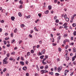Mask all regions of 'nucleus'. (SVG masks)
I'll use <instances>...</instances> for the list:
<instances>
[{
	"label": "nucleus",
	"mask_w": 76,
	"mask_h": 76,
	"mask_svg": "<svg viewBox=\"0 0 76 76\" xmlns=\"http://www.w3.org/2000/svg\"><path fill=\"white\" fill-rule=\"evenodd\" d=\"M55 22H56V23H58V22H59V20H58V19H56L55 20Z\"/></svg>",
	"instance_id": "21"
},
{
	"label": "nucleus",
	"mask_w": 76,
	"mask_h": 76,
	"mask_svg": "<svg viewBox=\"0 0 76 76\" xmlns=\"http://www.w3.org/2000/svg\"><path fill=\"white\" fill-rule=\"evenodd\" d=\"M17 31H18V29H17V28H15V29L14 31L15 33H16V32H17Z\"/></svg>",
	"instance_id": "24"
},
{
	"label": "nucleus",
	"mask_w": 76,
	"mask_h": 76,
	"mask_svg": "<svg viewBox=\"0 0 76 76\" xmlns=\"http://www.w3.org/2000/svg\"><path fill=\"white\" fill-rule=\"evenodd\" d=\"M2 13H4L5 12V10H2L1 11Z\"/></svg>",
	"instance_id": "50"
},
{
	"label": "nucleus",
	"mask_w": 76,
	"mask_h": 76,
	"mask_svg": "<svg viewBox=\"0 0 76 76\" xmlns=\"http://www.w3.org/2000/svg\"><path fill=\"white\" fill-rule=\"evenodd\" d=\"M38 15L39 16V17H41V14H38Z\"/></svg>",
	"instance_id": "62"
},
{
	"label": "nucleus",
	"mask_w": 76,
	"mask_h": 76,
	"mask_svg": "<svg viewBox=\"0 0 76 76\" xmlns=\"http://www.w3.org/2000/svg\"><path fill=\"white\" fill-rule=\"evenodd\" d=\"M7 47H10V44L9 43L8 45H7Z\"/></svg>",
	"instance_id": "34"
},
{
	"label": "nucleus",
	"mask_w": 76,
	"mask_h": 76,
	"mask_svg": "<svg viewBox=\"0 0 76 76\" xmlns=\"http://www.w3.org/2000/svg\"><path fill=\"white\" fill-rule=\"evenodd\" d=\"M15 40L14 39H13L12 41H11V43L12 44H13V42H15Z\"/></svg>",
	"instance_id": "28"
},
{
	"label": "nucleus",
	"mask_w": 76,
	"mask_h": 76,
	"mask_svg": "<svg viewBox=\"0 0 76 76\" xmlns=\"http://www.w3.org/2000/svg\"><path fill=\"white\" fill-rule=\"evenodd\" d=\"M45 49H44L42 51L41 53H42V54H44V53H45Z\"/></svg>",
	"instance_id": "5"
},
{
	"label": "nucleus",
	"mask_w": 76,
	"mask_h": 76,
	"mask_svg": "<svg viewBox=\"0 0 76 76\" xmlns=\"http://www.w3.org/2000/svg\"><path fill=\"white\" fill-rule=\"evenodd\" d=\"M64 18L65 19L66 18H67V15H66V14H65L64 15Z\"/></svg>",
	"instance_id": "45"
},
{
	"label": "nucleus",
	"mask_w": 76,
	"mask_h": 76,
	"mask_svg": "<svg viewBox=\"0 0 76 76\" xmlns=\"http://www.w3.org/2000/svg\"><path fill=\"white\" fill-rule=\"evenodd\" d=\"M45 67V69H48V65H46Z\"/></svg>",
	"instance_id": "8"
},
{
	"label": "nucleus",
	"mask_w": 76,
	"mask_h": 76,
	"mask_svg": "<svg viewBox=\"0 0 76 76\" xmlns=\"http://www.w3.org/2000/svg\"><path fill=\"white\" fill-rule=\"evenodd\" d=\"M54 70L56 71L57 70V67L56 66L55 67Z\"/></svg>",
	"instance_id": "53"
},
{
	"label": "nucleus",
	"mask_w": 76,
	"mask_h": 76,
	"mask_svg": "<svg viewBox=\"0 0 76 76\" xmlns=\"http://www.w3.org/2000/svg\"><path fill=\"white\" fill-rule=\"evenodd\" d=\"M56 76H58L60 75V74L58 73H56L55 74Z\"/></svg>",
	"instance_id": "29"
},
{
	"label": "nucleus",
	"mask_w": 76,
	"mask_h": 76,
	"mask_svg": "<svg viewBox=\"0 0 76 76\" xmlns=\"http://www.w3.org/2000/svg\"><path fill=\"white\" fill-rule=\"evenodd\" d=\"M61 39V36H59V37H58L57 38V39L58 41L60 40Z\"/></svg>",
	"instance_id": "4"
},
{
	"label": "nucleus",
	"mask_w": 76,
	"mask_h": 76,
	"mask_svg": "<svg viewBox=\"0 0 76 76\" xmlns=\"http://www.w3.org/2000/svg\"><path fill=\"white\" fill-rule=\"evenodd\" d=\"M66 37H67V34H64V37L65 38Z\"/></svg>",
	"instance_id": "31"
},
{
	"label": "nucleus",
	"mask_w": 76,
	"mask_h": 76,
	"mask_svg": "<svg viewBox=\"0 0 76 76\" xmlns=\"http://www.w3.org/2000/svg\"><path fill=\"white\" fill-rule=\"evenodd\" d=\"M73 34L74 36H76V31H75L74 32Z\"/></svg>",
	"instance_id": "27"
},
{
	"label": "nucleus",
	"mask_w": 76,
	"mask_h": 76,
	"mask_svg": "<svg viewBox=\"0 0 76 76\" xmlns=\"http://www.w3.org/2000/svg\"><path fill=\"white\" fill-rule=\"evenodd\" d=\"M58 50L59 51H61V49L60 48H59Z\"/></svg>",
	"instance_id": "57"
},
{
	"label": "nucleus",
	"mask_w": 76,
	"mask_h": 76,
	"mask_svg": "<svg viewBox=\"0 0 76 76\" xmlns=\"http://www.w3.org/2000/svg\"><path fill=\"white\" fill-rule=\"evenodd\" d=\"M49 12V11L48 10L45 11L44 13H45V14H48V13Z\"/></svg>",
	"instance_id": "14"
},
{
	"label": "nucleus",
	"mask_w": 76,
	"mask_h": 76,
	"mask_svg": "<svg viewBox=\"0 0 76 76\" xmlns=\"http://www.w3.org/2000/svg\"><path fill=\"white\" fill-rule=\"evenodd\" d=\"M38 54L39 55H40V56H41V55H42V53H41V52H39L38 53Z\"/></svg>",
	"instance_id": "56"
},
{
	"label": "nucleus",
	"mask_w": 76,
	"mask_h": 76,
	"mask_svg": "<svg viewBox=\"0 0 76 76\" xmlns=\"http://www.w3.org/2000/svg\"><path fill=\"white\" fill-rule=\"evenodd\" d=\"M23 69L24 70H26L27 69V67L26 66H25L24 67H23Z\"/></svg>",
	"instance_id": "3"
},
{
	"label": "nucleus",
	"mask_w": 76,
	"mask_h": 76,
	"mask_svg": "<svg viewBox=\"0 0 76 76\" xmlns=\"http://www.w3.org/2000/svg\"><path fill=\"white\" fill-rule=\"evenodd\" d=\"M20 59L22 60V61H23V60H24V59H23V57H21Z\"/></svg>",
	"instance_id": "33"
},
{
	"label": "nucleus",
	"mask_w": 76,
	"mask_h": 76,
	"mask_svg": "<svg viewBox=\"0 0 76 76\" xmlns=\"http://www.w3.org/2000/svg\"><path fill=\"white\" fill-rule=\"evenodd\" d=\"M72 26L73 27H75L76 26V24L75 23H74L72 24Z\"/></svg>",
	"instance_id": "23"
},
{
	"label": "nucleus",
	"mask_w": 76,
	"mask_h": 76,
	"mask_svg": "<svg viewBox=\"0 0 76 76\" xmlns=\"http://www.w3.org/2000/svg\"><path fill=\"white\" fill-rule=\"evenodd\" d=\"M45 58H48V55L45 56Z\"/></svg>",
	"instance_id": "48"
},
{
	"label": "nucleus",
	"mask_w": 76,
	"mask_h": 76,
	"mask_svg": "<svg viewBox=\"0 0 76 76\" xmlns=\"http://www.w3.org/2000/svg\"><path fill=\"white\" fill-rule=\"evenodd\" d=\"M19 3H20V4H23V2H22V1L21 0H20L19 1Z\"/></svg>",
	"instance_id": "32"
},
{
	"label": "nucleus",
	"mask_w": 76,
	"mask_h": 76,
	"mask_svg": "<svg viewBox=\"0 0 76 76\" xmlns=\"http://www.w3.org/2000/svg\"><path fill=\"white\" fill-rule=\"evenodd\" d=\"M30 54H31L30 52H28L27 53V56H30Z\"/></svg>",
	"instance_id": "26"
},
{
	"label": "nucleus",
	"mask_w": 76,
	"mask_h": 76,
	"mask_svg": "<svg viewBox=\"0 0 76 76\" xmlns=\"http://www.w3.org/2000/svg\"><path fill=\"white\" fill-rule=\"evenodd\" d=\"M57 16H55L54 17V19H55V20H56V19H57Z\"/></svg>",
	"instance_id": "51"
},
{
	"label": "nucleus",
	"mask_w": 76,
	"mask_h": 76,
	"mask_svg": "<svg viewBox=\"0 0 76 76\" xmlns=\"http://www.w3.org/2000/svg\"><path fill=\"white\" fill-rule=\"evenodd\" d=\"M7 58H7V57H6L3 60V64H7V63H8V62L7 61Z\"/></svg>",
	"instance_id": "1"
},
{
	"label": "nucleus",
	"mask_w": 76,
	"mask_h": 76,
	"mask_svg": "<svg viewBox=\"0 0 76 76\" xmlns=\"http://www.w3.org/2000/svg\"><path fill=\"white\" fill-rule=\"evenodd\" d=\"M65 59L66 60H67H67H69V57H66L65 58Z\"/></svg>",
	"instance_id": "16"
},
{
	"label": "nucleus",
	"mask_w": 76,
	"mask_h": 76,
	"mask_svg": "<svg viewBox=\"0 0 76 76\" xmlns=\"http://www.w3.org/2000/svg\"><path fill=\"white\" fill-rule=\"evenodd\" d=\"M72 61H73L75 60V56H74V57H72Z\"/></svg>",
	"instance_id": "10"
},
{
	"label": "nucleus",
	"mask_w": 76,
	"mask_h": 76,
	"mask_svg": "<svg viewBox=\"0 0 76 76\" xmlns=\"http://www.w3.org/2000/svg\"><path fill=\"white\" fill-rule=\"evenodd\" d=\"M42 64H44V65H46V64H47V62H44V61H42Z\"/></svg>",
	"instance_id": "9"
},
{
	"label": "nucleus",
	"mask_w": 76,
	"mask_h": 76,
	"mask_svg": "<svg viewBox=\"0 0 76 76\" xmlns=\"http://www.w3.org/2000/svg\"><path fill=\"white\" fill-rule=\"evenodd\" d=\"M42 42V41L41 40L39 41V44H41Z\"/></svg>",
	"instance_id": "63"
},
{
	"label": "nucleus",
	"mask_w": 76,
	"mask_h": 76,
	"mask_svg": "<svg viewBox=\"0 0 76 76\" xmlns=\"http://www.w3.org/2000/svg\"><path fill=\"white\" fill-rule=\"evenodd\" d=\"M68 47L69 46H68V45H67L65 47V50H67V48H68Z\"/></svg>",
	"instance_id": "46"
},
{
	"label": "nucleus",
	"mask_w": 76,
	"mask_h": 76,
	"mask_svg": "<svg viewBox=\"0 0 76 76\" xmlns=\"http://www.w3.org/2000/svg\"><path fill=\"white\" fill-rule=\"evenodd\" d=\"M22 42V40H20L19 41V44H20L21 42Z\"/></svg>",
	"instance_id": "39"
},
{
	"label": "nucleus",
	"mask_w": 76,
	"mask_h": 76,
	"mask_svg": "<svg viewBox=\"0 0 76 76\" xmlns=\"http://www.w3.org/2000/svg\"><path fill=\"white\" fill-rule=\"evenodd\" d=\"M73 64L74 65H76V62L75 61H74L73 62Z\"/></svg>",
	"instance_id": "58"
},
{
	"label": "nucleus",
	"mask_w": 76,
	"mask_h": 76,
	"mask_svg": "<svg viewBox=\"0 0 76 76\" xmlns=\"http://www.w3.org/2000/svg\"><path fill=\"white\" fill-rule=\"evenodd\" d=\"M68 24L67 23H65L64 24V26H67V25Z\"/></svg>",
	"instance_id": "37"
},
{
	"label": "nucleus",
	"mask_w": 76,
	"mask_h": 76,
	"mask_svg": "<svg viewBox=\"0 0 76 76\" xmlns=\"http://www.w3.org/2000/svg\"><path fill=\"white\" fill-rule=\"evenodd\" d=\"M66 22H68L69 20V18H66Z\"/></svg>",
	"instance_id": "20"
},
{
	"label": "nucleus",
	"mask_w": 76,
	"mask_h": 76,
	"mask_svg": "<svg viewBox=\"0 0 76 76\" xmlns=\"http://www.w3.org/2000/svg\"><path fill=\"white\" fill-rule=\"evenodd\" d=\"M19 59H20V57H18V58H17V60L18 61H19Z\"/></svg>",
	"instance_id": "44"
},
{
	"label": "nucleus",
	"mask_w": 76,
	"mask_h": 76,
	"mask_svg": "<svg viewBox=\"0 0 76 76\" xmlns=\"http://www.w3.org/2000/svg\"><path fill=\"white\" fill-rule=\"evenodd\" d=\"M63 28V27L61 26H60V27H59V29H62V28Z\"/></svg>",
	"instance_id": "64"
},
{
	"label": "nucleus",
	"mask_w": 76,
	"mask_h": 76,
	"mask_svg": "<svg viewBox=\"0 0 76 76\" xmlns=\"http://www.w3.org/2000/svg\"><path fill=\"white\" fill-rule=\"evenodd\" d=\"M48 8L49 10H51V6L50 5L48 6Z\"/></svg>",
	"instance_id": "19"
},
{
	"label": "nucleus",
	"mask_w": 76,
	"mask_h": 76,
	"mask_svg": "<svg viewBox=\"0 0 76 76\" xmlns=\"http://www.w3.org/2000/svg\"><path fill=\"white\" fill-rule=\"evenodd\" d=\"M36 67H37V69L38 71H39V68L38 67V65H37Z\"/></svg>",
	"instance_id": "25"
},
{
	"label": "nucleus",
	"mask_w": 76,
	"mask_h": 76,
	"mask_svg": "<svg viewBox=\"0 0 76 76\" xmlns=\"http://www.w3.org/2000/svg\"><path fill=\"white\" fill-rule=\"evenodd\" d=\"M53 46H56V45H57V44L56 43V44H54V43H53L52 44Z\"/></svg>",
	"instance_id": "41"
},
{
	"label": "nucleus",
	"mask_w": 76,
	"mask_h": 76,
	"mask_svg": "<svg viewBox=\"0 0 76 76\" xmlns=\"http://www.w3.org/2000/svg\"><path fill=\"white\" fill-rule=\"evenodd\" d=\"M44 57V56L43 55V56H40V58L41 59H43V58Z\"/></svg>",
	"instance_id": "17"
},
{
	"label": "nucleus",
	"mask_w": 76,
	"mask_h": 76,
	"mask_svg": "<svg viewBox=\"0 0 76 76\" xmlns=\"http://www.w3.org/2000/svg\"><path fill=\"white\" fill-rule=\"evenodd\" d=\"M10 56V54L7 53V57H9Z\"/></svg>",
	"instance_id": "30"
},
{
	"label": "nucleus",
	"mask_w": 76,
	"mask_h": 76,
	"mask_svg": "<svg viewBox=\"0 0 76 76\" xmlns=\"http://www.w3.org/2000/svg\"><path fill=\"white\" fill-rule=\"evenodd\" d=\"M6 68H4V69L3 70V72H6Z\"/></svg>",
	"instance_id": "40"
},
{
	"label": "nucleus",
	"mask_w": 76,
	"mask_h": 76,
	"mask_svg": "<svg viewBox=\"0 0 76 76\" xmlns=\"http://www.w3.org/2000/svg\"><path fill=\"white\" fill-rule=\"evenodd\" d=\"M73 50L74 51L73 52H75V53H76V48H73Z\"/></svg>",
	"instance_id": "15"
},
{
	"label": "nucleus",
	"mask_w": 76,
	"mask_h": 76,
	"mask_svg": "<svg viewBox=\"0 0 76 76\" xmlns=\"http://www.w3.org/2000/svg\"><path fill=\"white\" fill-rule=\"evenodd\" d=\"M21 26V27H22V28H23V27H24V24H21L20 25Z\"/></svg>",
	"instance_id": "38"
},
{
	"label": "nucleus",
	"mask_w": 76,
	"mask_h": 76,
	"mask_svg": "<svg viewBox=\"0 0 76 76\" xmlns=\"http://www.w3.org/2000/svg\"><path fill=\"white\" fill-rule=\"evenodd\" d=\"M66 41L67 42H69L70 41V40H69L68 39H66Z\"/></svg>",
	"instance_id": "59"
},
{
	"label": "nucleus",
	"mask_w": 76,
	"mask_h": 76,
	"mask_svg": "<svg viewBox=\"0 0 76 76\" xmlns=\"http://www.w3.org/2000/svg\"><path fill=\"white\" fill-rule=\"evenodd\" d=\"M31 54H33V53H34V50H31Z\"/></svg>",
	"instance_id": "18"
},
{
	"label": "nucleus",
	"mask_w": 76,
	"mask_h": 76,
	"mask_svg": "<svg viewBox=\"0 0 76 76\" xmlns=\"http://www.w3.org/2000/svg\"><path fill=\"white\" fill-rule=\"evenodd\" d=\"M25 17L27 19H29V18H31V15H29L28 16H26Z\"/></svg>",
	"instance_id": "12"
},
{
	"label": "nucleus",
	"mask_w": 76,
	"mask_h": 76,
	"mask_svg": "<svg viewBox=\"0 0 76 76\" xmlns=\"http://www.w3.org/2000/svg\"><path fill=\"white\" fill-rule=\"evenodd\" d=\"M20 64H22V65H24V62L23 61H20Z\"/></svg>",
	"instance_id": "7"
},
{
	"label": "nucleus",
	"mask_w": 76,
	"mask_h": 76,
	"mask_svg": "<svg viewBox=\"0 0 76 76\" xmlns=\"http://www.w3.org/2000/svg\"><path fill=\"white\" fill-rule=\"evenodd\" d=\"M41 73L42 74H43L44 73V70H42L41 71Z\"/></svg>",
	"instance_id": "22"
},
{
	"label": "nucleus",
	"mask_w": 76,
	"mask_h": 76,
	"mask_svg": "<svg viewBox=\"0 0 76 76\" xmlns=\"http://www.w3.org/2000/svg\"><path fill=\"white\" fill-rule=\"evenodd\" d=\"M62 69V66H59L58 68V72H60L61 70V69Z\"/></svg>",
	"instance_id": "2"
},
{
	"label": "nucleus",
	"mask_w": 76,
	"mask_h": 76,
	"mask_svg": "<svg viewBox=\"0 0 76 76\" xmlns=\"http://www.w3.org/2000/svg\"><path fill=\"white\" fill-rule=\"evenodd\" d=\"M0 22H1V23H4V20H1V21H0Z\"/></svg>",
	"instance_id": "52"
},
{
	"label": "nucleus",
	"mask_w": 76,
	"mask_h": 76,
	"mask_svg": "<svg viewBox=\"0 0 76 76\" xmlns=\"http://www.w3.org/2000/svg\"><path fill=\"white\" fill-rule=\"evenodd\" d=\"M15 52H13L12 53H11V54L12 55H15Z\"/></svg>",
	"instance_id": "35"
},
{
	"label": "nucleus",
	"mask_w": 76,
	"mask_h": 76,
	"mask_svg": "<svg viewBox=\"0 0 76 76\" xmlns=\"http://www.w3.org/2000/svg\"><path fill=\"white\" fill-rule=\"evenodd\" d=\"M67 27H68L67 26H64V28H67Z\"/></svg>",
	"instance_id": "60"
},
{
	"label": "nucleus",
	"mask_w": 76,
	"mask_h": 76,
	"mask_svg": "<svg viewBox=\"0 0 76 76\" xmlns=\"http://www.w3.org/2000/svg\"><path fill=\"white\" fill-rule=\"evenodd\" d=\"M40 68L41 69H44V66H41Z\"/></svg>",
	"instance_id": "47"
},
{
	"label": "nucleus",
	"mask_w": 76,
	"mask_h": 76,
	"mask_svg": "<svg viewBox=\"0 0 76 76\" xmlns=\"http://www.w3.org/2000/svg\"><path fill=\"white\" fill-rule=\"evenodd\" d=\"M49 74L51 75H53L54 74V73L53 72H49Z\"/></svg>",
	"instance_id": "6"
},
{
	"label": "nucleus",
	"mask_w": 76,
	"mask_h": 76,
	"mask_svg": "<svg viewBox=\"0 0 76 76\" xmlns=\"http://www.w3.org/2000/svg\"><path fill=\"white\" fill-rule=\"evenodd\" d=\"M54 2L55 3H56L57 2V0H54Z\"/></svg>",
	"instance_id": "54"
},
{
	"label": "nucleus",
	"mask_w": 76,
	"mask_h": 76,
	"mask_svg": "<svg viewBox=\"0 0 76 76\" xmlns=\"http://www.w3.org/2000/svg\"><path fill=\"white\" fill-rule=\"evenodd\" d=\"M66 40H65L64 41V44H65L66 42Z\"/></svg>",
	"instance_id": "61"
},
{
	"label": "nucleus",
	"mask_w": 76,
	"mask_h": 76,
	"mask_svg": "<svg viewBox=\"0 0 76 76\" xmlns=\"http://www.w3.org/2000/svg\"><path fill=\"white\" fill-rule=\"evenodd\" d=\"M15 17L12 16L11 17V19L12 20H15Z\"/></svg>",
	"instance_id": "11"
},
{
	"label": "nucleus",
	"mask_w": 76,
	"mask_h": 76,
	"mask_svg": "<svg viewBox=\"0 0 76 76\" xmlns=\"http://www.w3.org/2000/svg\"><path fill=\"white\" fill-rule=\"evenodd\" d=\"M9 39V38L8 37V38H5L4 39L5 40H8Z\"/></svg>",
	"instance_id": "49"
},
{
	"label": "nucleus",
	"mask_w": 76,
	"mask_h": 76,
	"mask_svg": "<svg viewBox=\"0 0 76 76\" xmlns=\"http://www.w3.org/2000/svg\"><path fill=\"white\" fill-rule=\"evenodd\" d=\"M4 44H5V45H6V41H4Z\"/></svg>",
	"instance_id": "43"
},
{
	"label": "nucleus",
	"mask_w": 76,
	"mask_h": 76,
	"mask_svg": "<svg viewBox=\"0 0 76 76\" xmlns=\"http://www.w3.org/2000/svg\"><path fill=\"white\" fill-rule=\"evenodd\" d=\"M18 15L19 16H20V17H21L22 16V14H21V13L20 12L18 13Z\"/></svg>",
	"instance_id": "13"
},
{
	"label": "nucleus",
	"mask_w": 76,
	"mask_h": 76,
	"mask_svg": "<svg viewBox=\"0 0 76 76\" xmlns=\"http://www.w3.org/2000/svg\"><path fill=\"white\" fill-rule=\"evenodd\" d=\"M34 29H35V31H38V30L37 29V28L36 27H34Z\"/></svg>",
	"instance_id": "42"
},
{
	"label": "nucleus",
	"mask_w": 76,
	"mask_h": 76,
	"mask_svg": "<svg viewBox=\"0 0 76 76\" xmlns=\"http://www.w3.org/2000/svg\"><path fill=\"white\" fill-rule=\"evenodd\" d=\"M48 71L46 70H44V73H48Z\"/></svg>",
	"instance_id": "36"
},
{
	"label": "nucleus",
	"mask_w": 76,
	"mask_h": 76,
	"mask_svg": "<svg viewBox=\"0 0 76 76\" xmlns=\"http://www.w3.org/2000/svg\"><path fill=\"white\" fill-rule=\"evenodd\" d=\"M28 63H29V62L28 61H26V64H28Z\"/></svg>",
	"instance_id": "55"
}]
</instances>
